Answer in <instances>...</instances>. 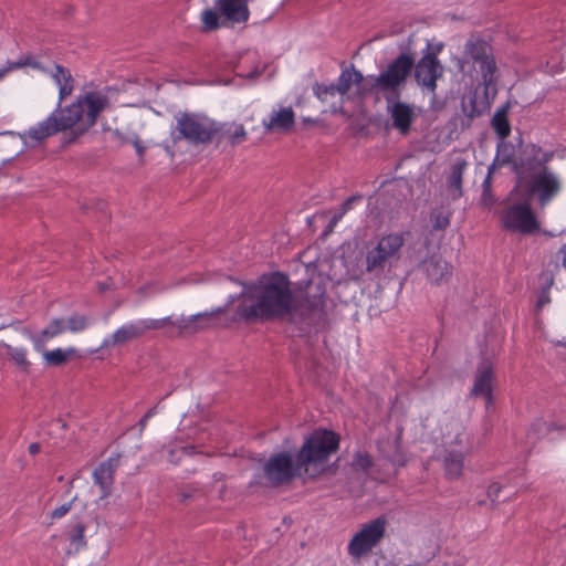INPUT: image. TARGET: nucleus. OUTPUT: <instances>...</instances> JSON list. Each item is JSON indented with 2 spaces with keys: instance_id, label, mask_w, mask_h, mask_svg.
<instances>
[{
  "instance_id": "1",
  "label": "nucleus",
  "mask_w": 566,
  "mask_h": 566,
  "mask_svg": "<svg viewBox=\"0 0 566 566\" xmlns=\"http://www.w3.org/2000/svg\"><path fill=\"white\" fill-rule=\"evenodd\" d=\"M326 284L323 277H312L300 300L293 292L287 274L275 271L261 275L252 283H243L237 297L235 319L269 322L284 318L294 312L311 315L325 307Z\"/></svg>"
},
{
  "instance_id": "4",
  "label": "nucleus",
  "mask_w": 566,
  "mask_h": 566,
  "mask_svg": "<svg viewBox=\"0 0 566 566\" xmlns=\"http://www.w3.org/2000/svg\"><path fill=\"white\" fill-rule=\"evenodd\" d=\"M441 442L444 448L442 458L444 474L448 479H459L464 468V455L469 441L465 427L459 417L446 413L440 419Z\"/></svg>"
},
{
  "instance_id": "10",
  "label": "nucleus",
  "mask_w": 566,
  "mask_h": 566,
  "mask_svg": "<svg viewBox=\"0 0 566 566\" xmlns=\"http://www.w3.org/2000/svg\"><path fill=\"white\" fill-rule=\"evenodd\" d=\"M403 244L405 235L401 232L380 237L377 243L367 250L365 258L367 273L377 276L382 274L386 266H390L400 259Z\"/></svg>"
},
{
  "instance_id": "31",
  "label": "nucleus",
  "mask_w": 566,
  "mask_h": 566,
  "mask_svg": "<svg viewBox=\"0 0 566 566\" xmlns=\"http://www.w3.org/2000/svg\"><path fill=\"white\" fill-rule=\"evenodd\" d=\"M374 464L373 457L366 451H357L352 460V469L356 472L368 473Z\"/></svg>"
},
{
  "instance_id": "38",
  "label": "nucleus",
  "mask_w": 566,
  "mask_h": 566,
  "mask_svg": "<svg viewBox=\"0 0 566 566\" xmlns=\"http://www.w3.org/2000/svg\"><path fill=\"white\" fill-rule=\"evenodd\" d=\"M71 506H72V502L62 504L61 506H59L52 511L51 517L53 520L63 517L64 515H66L69 513V511L71 510Z\"/></svg>"
},
{
  "instance_id": "44",
  "label": "nucleus",
  "mask_w": 566,
  "mask_h": 566,
  "mask_svg": "<svg viewBox=\"0 0 566 566\" xmlns=\"http://www.w3.org/2000/svg\"><path fill=\"white\" fill-rule=\"evenodd\" d=\"M560 253H562V264H563L564 269L566 270V243L562 247Z\"/></svg>"
},
{
  "instance_id": "42",
  "label": "nucleus",
  "mask_w": 566,
  "mask_h": 566,
  "mask_svg": "<svg viewBox=\"0 0 566 566\" xmlns=\"http://www.w3.org/2000/svg\"><path fill=\"white\" fill-rule=\"evenodd\" d=\"M133 145H134V147H135V149H136V153H137V155L139 156V158H143V156H144V149H145V148H144V146H143V144H142V140H140L138 137H136V138L133 140Z\"/></svg>"
},
{
  "instance_id": "6",
  "label": "nucleus",
  "mask_w": 566,
  "mask_h": 566,
  "mask_svg": "<svg viewBox=\"0 0 566 566\" xmlns=\"http://www.w3.org/2000/svg\"><path fill=\"white\" fill-rule=\"evenodd\" d=\"M219 123L197 113H182L176 117L172 142L185 139L193 146L211 143L220 132Z\"/></svg>"
},
{
  "instance_id": "16",
  "label": "nucleus",
  "mask_w": 566,
  "mask_h": 566,
  "mask_svg": "<svg viewBox=\"0 0 566 566\" xmlns=\"http://www.w3.org/2000/svg\"><path fill=\"white\" fill-rule=\"evenodd\" d=\"M511 163L513 165L514 172L518 176V180L524 178V174H531L536 170L548 169L547 164L554 158L553 150H544L536 144H528L523 150V157L520 160H513L512 153Z\"/></svg>"
},
{
  "instance_id": "7",
  "label": "nucleus",
  "mask_w": 566,
  "mask_h": 566,
  "mask_svg": "<svg viewBox=\"0 0 566 566\" xmlns=\"http://www.w3.org/2000/svg\"><path fill=\"white\" fill-rule=\"evenodd\" d=\"M500 222L505 231L522 235H532L541 229V222L528 198L523 200L510 198L500 213Z\"/></svg>"
},
{
  "instance_id": "23",
  "label": "nucleus",
  "mask_w": 566,
  "mask_h": 566,
  "mask_svg": "<svg viewBox=\"0 0 566 566\" xmlns=\"http://www.w3.org/2000/svg\"><path fill=\"white\" fill-rule=\"evenodd\" d=\"M468 166L469 164L465 159L459 158L453 163L451 167V174L448 179V188L454 198L462 196L463 175Z\"/></svg>"
},
{
  "instance_id": "11",
  "label": "nucleus",
  "mask_w": 566,
  "mask_h": 566,
  "mask_svg": "<svg viewBox=\"0 0 566 566\" xmlns=\"http://www.w3.org/2000/svg\"><path fill=\"white\" fill-rule=\"evenodd\" d=\"M387 525L388 522L384 516L364 523L348 542V555L354 560H360L371 554L385 538Z\"/></svg>"
},
{
  "instance_id": "28",
  "label": "nucleus",
  "mask_w": 566,
  "mask_h": 566,
  "mask_svg": "<svg viewBox=\"0 0 566 566\" xmlns=\"http://www.w3.org/2000/svg\"><path fill=\"white\" fill-rule=\"evenodd\" d=\"M6 356L21 371L28 373L31 367V363L28 359V349L21 346H11L6 344Z\"/></svg>"
},
{
  "instance_id": "12",
  "label": "nucleus",
  "mask_w": 566,
  "mask_h": 566,
  "mask_svg": "<svg viewBox=\"0 0 566 566\" xmlns=\"http://www.w3.org/2000/svg\"><path fill=\"white\" fill-rule=\"evenodd\" d=\"M443 43L436 45L427 44V52L420 60L413 62V76L415 81L420 86L423 93L431 95L432 99L436 98L437 82L442 77L444 69L440 63L438 55L443 50Z\"/></svg>"
},
{
  "instance_id": "8",
  "label": "nucleus",
  "mask_w": 566,
  "mask_h": 566,
  "mask_svg": "<svg viewBox=\"0 0 566 566\" xmlns=\"http://www.w3.org/2000/svg\"><path fill=\"white\" fill-rule=\"evenodd\" d=\"M464 64H472L476 69L485 90L495 85L497 67L493 49L489 42L474 36L468 39L462 55V69Z\"/></svg>"
},
{
  "instance_id": "29",
  "label": "nucleus",
  "mask_w": 566,
  "mask_h": 566,
  "mask_svg": "<svg viewBox=\"0 0 566 566\" xmlns=\"http://www.w3.org/2000/svg\"><path fill=\"white\" fill-rule=\"evenodd\" d=\"M213 313H198L189 317H181L174 323L181 331L196 332L207 326V322L212 317Z\"/></svg>"
},
{
  "instance_id": "20",
  "label": "nucleus",
  "mask_w": 566,
  "mask_h": 566,
  "mask_svg": "<svg viewBox=\"0 0 566 566\" xmlns=\"http://www.w3.org/2000/svg\"><path fill=\"white\" fill-rule=\"evenodd\" d=\"M217 8L231 23H244L250 18L248 0H217Z\"/></svg>"
},
{
  "instance_id": "46",
  "label": "nucleus",
  "mask_w": 566,
  "mask_h": 566,
  "mask_svg": "<svg viewBox=\"0 0 566 566\" xmlns=\"http://www.w3.org/2000/svg\"><path fill=\"white\" fill-rule=\"evenodd\" d=\"M340 219H342V217H340V213H339L338 216H335V217L333 218V221H334V223H336V222H337L338 220H340Z\"/></svg>"
},
{
  "instance_id": "30",
  "label": "nucleus",
  "mask_w": 566,
  "mask_h": 566,
  "mask_svg": "<svg viewBox=\"0 0 566 566\" xmlns=\"http://www.w3.org/2000/svg\"><path fill=\"white\" fill-rule=\"evenodd\" d=\"M337 84H318L316 83L313 86L314 95L325 104H328L332 107V103L340 102V91L336 90Z\"/></svg>"
},
{
  "instance_id": "35",
  "label": "nucleus",
  "mask_w": 566,
  "mask_h": 566,
  "mask_svg": "<svg viewBox=\"0 0 566 566\" xmlns=\"http://www.w3.org/2000/svg\"><path fill=\"white\" fill-rule=\"evenodd\" d=\"M553 284V280L551 279L549 282L541 289L537 295L536 300V312H541L547 304L552 302L551 298V286Z\"/></svg>"
},
{
  "instance_id": "39",
  "label": "nucleus",
  "mask_w": 566,
  "mask_h": 566,
  "mask_svg": "<svg viewBox=\"0 0 566 566\" xmlns=\"http://www.w3.org/2000/svg\"><path fill=\"white\" fill-rule=\"evenodd\" d=\"M501 490H502V486L494 482V483H491L489 486H488V497L491 500V501H495L500 493H501Z\"/></svg>"
},
{
  "instance_id": "25",
  "label": "nucleus",
  "mask_w": 566,
  "mask_h": 566,
  "mask_svg": "<svg viewBox=\"0 0 566 566\" xmlns=\"http://www.w3.org/2000/svg\"><path fill=\"white\" fill-rule=\"evenodd\" d=\"M492 128L494 129L497 137L503 142L511 134V124L507 118V108L503 107L495 112L493 118H492ZM500 146V149L503 147L506 149V146L501 143L497 145Z\"/></svg>"
},
{
  "instance_id": "21",
  "label": "nucleus",
  "mask_w": 566,
  "mask_h": 566,
  "mask_svg": "<svg viewBox=\"0 0 566 566\" xmlns=\"http://www.w3.org/2000/svg\"><path fill=\"white\" fill-rule=\"evenodd\" d=\"M295 123V114L291 107H283L273 111L269 119L263 120L266 130L270 132H287Z\"/></svg>"
},
{
  "instance_id": "45",
  "label": "nucleus",
  "mask_w": 566,
  "mask_h": 566,
  "mask_svg": "<svg viewBox=\"0 0 566 566\" xmlns=\"http://www.w3.org/2000/svg\"><path fill=\"white\" fill-rule=\"evenodd\" d=\"M192 450H193V447H186V448H184V451L186 453H190L189 451H192Z\"/></svg>"
},
{
  "instance_id": "3",
  "label": "nucleus",
  "mask_w": 566,
  "mask_h": 566,
  "mask_svg": "<svg viewBox=\"0 0 566 566\" xmlns=\"http://www.w3.org/2000/svg\"><path fill=\"white\" fill-rule=\"evenodd\" d=\"M412 67L413 57L408 53H400L377 74V77L371 78V88H378V94H381L385 98L392 127L401 135L409 134L415 120L413 107L400 101Z\"/></svg>"
},
{
  "instance_id": "17",
  "label": "nucleus",
  "mask_w": 566,
  "mask_h": 566,
  "mask_svg": "<svg viewBox=\"0 0 566 566\" xmlns=\"http://www.w3.org/2000/svg\"><path fill=\"white\" fill-rule=\"evenodd\" d=\"M493 366L489 361H483L476 370L472 395L483 397L485 400L486 409H489L493 405Z\"/></svg>"
},
{
  "instance_id": "33",
  "label": "nucleus",
  "mask_w": 566,
  "mask_h": 566,
  "mask_svg": "<svg viewBox=\"0 0 566 566\" xmlns=\"http://www.w3.org/2000/svg\"><path fill=\"white\" fill-rule=\"evenodd\" d=\"M451 213L443 210L434 211L431 216L432 227L434 230H444L450 226Z\"/></svg>"
},
{
  "instance_id": "24",
  "label": "nucleus",
  "mask_w": 566,
  "mask_h": 566,
  "mask_svg": "<svg viewBox=\"0 0 566 566\" xmlns=\"http://www.w3.org/2000/svg\"><path fill=\"white\" fill-rule=\"evenodd\" d=\"M219 142L227 139L232 146L241 144L247 139L248 133L242 124L224 123L220 124Z\"/></svg>"
},
{
  "instance_id": "40",
  "label": "nucleus",
  "mask_w": 566,
  "mask_h": 566,
  "mask_svg": "<svg viewBox=\"0 0 566 566\" xmlns=\"http://www.w3.org/2000/svg\"><path fill=\"white\" fill-rule=\"evenodd\" d=\"M157 413L156 407H153L147 410V412L143 416V418L139 420V428L140 431L145 430V428L148 424V421Z\"/></svg>"
},
{
  "instance_id": "36",
  "label": "nucleus",
  "mask_w": 566,
  "mask_h": 566,
  "mask_svg": "<svg viewBox=\"0 0 566 566\" xmlns=\"http://www.w3.org/2000/svg\"><path fill=\"white\" fill-rule=\"evenodd\" d=\"M87 319L84 316H71L65 322V327L72 333H78L86 328Z\"/></svg>"
},
{
  "instance_id": "41",
  "label": "nucleus",
  "mask_w": 566,
  "mask_h": 566,
  "mask_svg": "<svg viewBox=\"0 0 566 566\" xmlns=\"http://www.w3.org/2000/svg\"><path fill=\"white\" fill-rule=\"evenodd\" d=\"M361 197L359 196H353V197H349L348 199H346L343 205H342V208H340V217H343L345 213H347L354 206V202L356 200H360Z\"/></svg>"
},
{
  "instance_id": "26",
  "label": "nucleus",
  "mask_w": 566,
  "mask_h": 566,
  "mask_svg": "<svg viewBox=\"0 0 566 566\" xmlns=\"http://www.w3.org/2000/svg\"><path fill=\"white\" fill-rule=\"evenodd\" d=\"M77 350L74 347L69 348H55L52 350H42V356L45 365L48 366H62L66 364L73 356H75Z\"/></svg>"
},
{
  "instance_id": "43",
  "label": "nucleus",
  "mask_w": 566,
  "mask_h": 566,
  "mask_svg": "<svg viewBox=\"0 0 566 566\" xmlns=\"http://www.w3.org/2000/svg\"><path fill=\"white\" fill-rule=\"evenodd\" d=\"M28 451L31 455H35L41 451V446L38 442H33L29 446Z\"/></svg>"
},
{
  "instance_id": "19",
  "label": "nucleus",
  "mask_w": 566,
  "mask_h": 566,
  "mask_svg": "<svg viewBox=\"0 0 566 566\" xmlns=\"http://www.w3.org/2000/svg\"><path fill=\"white\" fill-rule=\"evenodd\" d=\"M421 268L430 283L436 285L447 283L452 275V266L439 255L427 258Z\"/></svg>"
},
{
  "instance_id": "37",
  "label": "nucleus",
  "mask_w": 566,
  "mask_h": 566,
  "mask_svg": "<svg viewBox=\"0 0 566 566\" xmlns=\"http://www.w3.org/2000/svg\"><path fill=\"white\" fill-rule=\"evenodd\" d=\"M25 65L24 62L18 61V62H8L6 65L0 67V80H2L4 76H7L10 72L21 69Z\"/></svg>"
},
{
  "instance_id": "9",
  "label": "nucleus",
  "mask_w": 566,
  "mask_h": 566,
  "mask_svg": "<svg viewBox=\"0 0 566 566\" xmlns=\"http://www.w3.org/2000/svg\"><path fill=\"white\" fill-rule=\"evenodd\" d=\"M525 189L526 198H535L541 209L546 208L562 191L560 177L551 169H543L526 180L521 178L512 190L514 196L520 189Z\"/></svg>"
},
{
  "instance_id": "22",
  "label": "nucleus",
  "mask_w": 566,
  "mask_h": 566,
  "mask_svg": "<svg viewBox=\"0 0 566 566\" xmlns=\"http://www.w3.org/2000/svg\"><path fill=\"white\" fill-rule=\"evenodd\" d=\"M511 163L510 154L500 155V147L497 148V153L492 161V164L488 168V174L485 179L482 182V200L485 205H490L493 201L492 196V178L494 174L504 167L505 165Z\"/></svg>"
},
{
  "instance_id": "18",
  "label": "nucleus",
  "mask_w": 566,
  "mask_h": 566,
  "mask_svg": "<svg viewBox=\"0 0 566 566\" xmlns=\"http://www.w3.org/2000/svg\"><path fill=\"white\" fill-rule=\"evenodd\" d=\"M119 463V457H109L101 462L93 471V480L101 489V497L109 495L114 482V473Z\"/></svg>"
},
{
  "instance_id": "32",
  "label": "nucleus",
  "mask_w": 566,
  "mask_h": 566,
  "mask_svg": "<svg viewBox=\"0 0 566 566\" xmlns=\"http://www.w3.org/2000/svg\"><path fill=\"white\" fill-rule=\"evenodd\" d=\"M202 29L205 31H213L220 27L219 13L212 9H206L201 13Z\"/></svg>"
},
{
  "instance_id": "15",
  "label": "nucleus",
  "mask_w": 566,
  "mask_h": 566,
  "mask_svg": "<svg viewBox=\"0 0 566 566\" xmlns=\"http://www.w3.org/2000/svg\"><path fill=\"white\" fill-rule=\"evenodd\" d=\"M168 319L169 318H146L125 323L103 339L101 348L122 346L130 340L142 337L146 331L164 327Z\"/></svg>"
},
{
  "instance_id": "48",
  "label": "nucleus",
  "mask_w": 566,
  "mask_h": 566,
  "mask_svg": "<svg viewBox=\"0 0 566 566\" xmlns=\"http://www.w3.org/2000/svg\"><path fill=\"white\" fill-rule=\"evenodd\" d=\"M563 345H565V346H566V342H565V343H563Z\"/></svg>"
},
{
  "instance_id": "13",
  "label": "nucleus",
  "mask_w": 566,
  "mask_h": 566,
  "mask_svg": "<svg viewBox=\"0 0 566 566\" xmlns=\"http://www.w3.org/2000/svg\"><path fill=\"white\" fill-rule=\"evenodd\" d=\"M373 77L377 75H367L356 70L353 65L345 67L337 77L336 90L340 91V102L332 103V113H340L343 111L344 102L352 98H361L367 94H378V88H371Z\"/></svg>"
},
{
  "instance_id": "34",
  "label": "nucleus",
  "mask_w": 566,
  "mask_h": 566,
  "mask_svg": "<svg viewBox=\"0 0 566 566\" xmlns=\"http://www.w3.org/2000/svg\"><path fill=\"white\" fill-rule=\"evenodd\" d=\"M84 532L85 527L82 524H76L71 532L70 542L71 545L74 546L76 551L83 548L86 545Z\"/></svg>"
},
{
  "instance_id": "47",
  "label": "nucleus",
  "mask_w": 566,
  "mask_h": 566,
  "mask_svg": "<svg viewBox=\"0 0 566 566\" xmlns=\"http://www.w3.org/2000/svg\"><path fill=\"white\" fill-rule=\"evenodd\" d=\"M541 426H545V423L544 422H539V421L534 423V427H541Z\"/></svg>"
},
{
  "instance_id": "5",
  "label": "nucleus",
  "mask_w": 566,
  "mask_h": 566,
  "mask_svg": "<svg viewBox=\"0 0 566 566\" xmlns=\"http://www.w3.org/2000/svg\"><path fill=\"white\" fill-rule=\"evenodd\" d=\"M338 448L339 436L334 431L326 429L313 431L296 453L304 474L314 478L323 472L326 462Z\"/></svg>"
},
{
  "instance_id": "14",
  "label": "nucleus",
  "mask_w": 566,
  "mask_h": 566,
  "mask_svg": "<svg viewBox=\"0 0 566 566\" xmlns=\"http://www.w3.org/2000/svg\"><path fill=\"white\" fill-rule=\"evenodd\" d=\"M263 472L268 484L274 488L289 484L295 478L305 475L297 454L294 459L293 454L287 451L271 455L264 463Z\"/></svg>"
},
{
  "instance_id": "27",
  "label": "nucleus",
  "mask_w": 566,
  "mask_h": 566,
  "mask_svg": "<svg viewBox=\"0 0 566 566\" xmlns=\"http://www.w3.org/2000/svg\"><path fill=\"white\" fill-rule=\"evenodd\" d=\"M66 331L65 322L60 318L51 321V323L42 331L41 335L34 342V347L38 352H41L45 343Z\"/></svg>"
},
{
  "instance_id": "2",
  "label": "nucleus",
  "mask_w": 566,
  "mask_h": 566,
  "mask_svg": "<svg viewBox=\"0 0 566 566\" xmlns=\"http://www.w3.org/2000/svg\"><path fill=\"white\" fill-rule=\"evenodd\" d=\"M52 77L59 87V105L48 117L23 132L21 137L24 143L40 144L61 132H70V142H73L88 132L109 105L106 93L86 91L71 105L61 107V103L73 91V77L61 65H55Z\"/></svg>"
}]
</instances>
